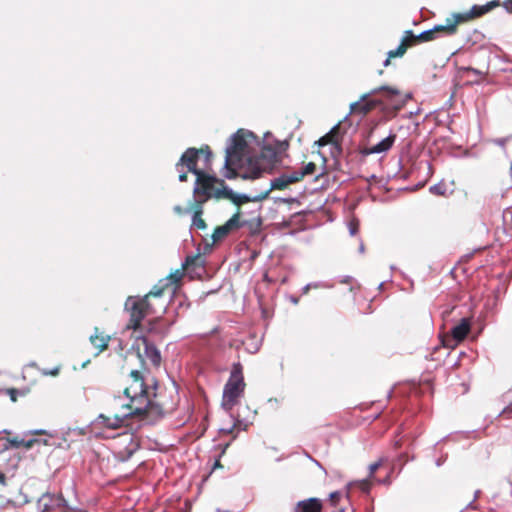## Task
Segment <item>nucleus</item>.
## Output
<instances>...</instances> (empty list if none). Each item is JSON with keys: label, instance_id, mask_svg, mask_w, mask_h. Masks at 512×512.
Wrapping results in <instances>:
<instances>
[{"label": "nucleus", "instance_id": "473e14b6", "mask_svg": "<svg viewBox=\"0 0 512 512\" xmlns=\"http://www.w3.org/2000/svg\"><path fill=\"white\" fill-rule=\"evenodd\" d=\"M348 229H349V233H350L351 236L356 235V233L358 231V221L357 220H352L348 224Z\"/></svg>", "mask_w": 512, "mask_h": 512}, {"label": "nucleus", "instance_id": "c03bdc74", "mask_svg": "<svg viewBox=\"0 0 512 512\" xmlns=\"http://www.w3.org/2000/svg\"><path fill=\"white\" fill-rule=\"evenodd\" d=\"M180 172L179 174V181L184 182L187 180V174L185 172H182L180 169L178 170Z\"/></svg>", "mask_w": 512, "mask_h": 512}, {"label": "nucleus", "instance_id": "4468645a", "mask_svg": "<svg viewBox=\"0 0 512 512\" xmlns=\"http://www.w3.org/2000/svg\"><path fill=\"white\" fill-rule=\"evenodd\" d=\"M499 5L498 1H490L484 5H474L467 13H456L452 17L456 25L471 18L480 17Z\"/></svg>", "mask_w": 512, "mask_h": 512}, {"label": "nucleus", "instance_id": "09e8293b", "mask_svg": "<svg viewBox=\"0 0 512 512\" xmlns=\"http://www.w3.org/2000/svg\"><path fill=\"white\" fill-rule=\"evenodd\" d=\"M290 301L293 303V304H297L298 303V298L294 297V296H291L290 297Z\"/></svg>", "mask_w": 512, "mask_h": 512}, {"label": "nucleus", "instance_id": "1a4fd4ad", "mask_svg": "<svg viewBox=\"0 0 512 512\" xmlns=\"http://www.w3.org/2000/svg\"><path fill=\"white\" fill-rule=\"evenodd\" d=\"M204 151L206 152V157L208 159L212 155L211 150L209 149L208 146H206L205 148H201V149L188 148L182 154L181 158L179 159L178 163L176 164L177 170H179V168H181L183 166H186L187 169L190 172H192L195 176L198 175L199 173H201L202 171L197 169L196 165H197V161L199 158V154Z\"/></svg>", "mask_w": 512, "mask_h": 512}, {"label": "nucleus", "instance_id": "39448f33", "mask_svg": "<svg viewBox=\"0 0 512 512\" xmlns=\"http://www.w3.org/2000/svg\"><path fill=\"white\" fill-rule=\"evenodd\" d=\"M99 427L93 428L96 436L113 439L116 437H125L126 440L132 441L133 434L129 432L128 420L131 418H98Z\"/></svg>", "mask_w": 512, "mask_h": 512}, {"label": "nucleus", "instance_id": "393cba45", "mask_svg": "<svg viewBox=\"0 0 512 512\" xmlns=\"http://www.w3.org/2000/svg\"><path fill=\"white\" fill-rule=\"evenodd\" d=\"M316 170V165L313 162L307 163L303 168L294 170L298 181L303 179L306 175H312Z\"/></svg>", "mask_w": 512, "mask_h": 512}, {"label": "nucleus", "instance_id": "3c124183", "mask_svg": "<svg viewBox=\"0 0 512 512\" xmlns=\"http://www.w3.org/2000/svg\"><path fill=\"white\" fill-rule=\"evenodd\" d=\"M359 251H360L361 253H363V252H364V245H363V243H361V244H360Z\"/></svg>", "mask_w": 512, "mask_h": 512}, {"label": "nucleus", "instance_id": "5fc2aeb1", "mask_svg": "<svg viewBox=\"0 0 512 512\" xmlns=\"http://www.w3.org/2000/svg\"><path fill=\"white\" fill-rule=\"evenodd\" d=\"M373 416H376V417H379L380 416V413H374Z\"/></svg>", "mask_w": 512, "mask_h": 512}, {"label": "nucleus", "instance_id": "423d86ee", "mask_svg": "<svg viewBox=\"0 0 512 512\" xmlns=\"http://www.w3.org/2000/svg\"><path fill=\"white\" fill-rule=\"evenodd\" d=\"M215 183L223 184L222 180H218L215 176L208 175L203 171L196 175V182L193 189L194 195L198 196V198H194L193 203L203 204L210 198L220 199L223 197V194L220 192L222 188H216L214 186Z\"/></svg>", "mask_w": 512, "mask_h": 512}, {"label": "nucleus", "instance_id": "a878e982", "mask_svg": "<svg viewBox=\"0 0 512 512\" xmlns=\"http://www.w3.org/2000/svg\"><path fill=\"white\" fill-rule=\"evenodd\" d=\"M183 275V271L181 269H177L163 278V281L170 287L177 284L182 279Z\"/></svg>", "mask_w": 512, "mask_h": 512}, {"label": "nucleus", "instance_id": "aec40b11", "mask_svg": "<svg viewBox=\"0 0 512 512\" xmlns=\"http://www.w3.org/2000/svg\"><path fill=\"white\" fill-rule=\"evenodd\" d=\"M396 139L395 134H390L386 138L382 139L377 144L371 146L368 150V154H380L385 153L391 149Z\"/></svg>", "mask_w": 512, "mask_h": 512}, {"label": "nucleus", "instance_id": "412c9836", "mask_svg": "<svg viewBox=\"0 0 512 512\" xmlns=\"http://www.w3.org/2000/svg\"><path fill=\"white\" fill-rule=\"evenodd\" d=\"M247 423H244L240 418H231V422L219 428V432L222 434H234L233 438L236 437L237 433L241 430H246Z\"/></svg>", "mask_w": 512, "mask_h": 512}, {"label": "nucleus", "instance_id": "7c9ffc66", "mask_svg": "<svg viewBox=\"0 0 512 512\" xmlns=\"http://www.w3.org/2000/svg\"><path fill=\"white\" fill-rule=\"evenodd\" d=\"M310 285H311V289H330L333 287V284H330L328 282H322V281L311 282Z\"/></svg>", "mask_w": 512, "mask_h": 512}, {"label": "nucleus", "instance_id": "bb28decb", "mask_svg": "<svg viewBox=\"0 0 512 512\" xmlns=\"http://www.w3.org/2000/svg\"><path fill=\"white\" fill-rule=\"evenodd\" d=\"M406 50L407 49L404 47V45H401V44L396 49L390 50L387 54L388 57L384 61L383 65L388 66L390 64L391 58L402 57L405 54Z\"/></svg>", "mask_w": 512, "mask_h": 512}, {"label": "nucleus", "instance_id": "603ef678", "mask_svg": "<svg viewBox=\"0 0 512 512\" xmlns=\"http://www.w3.org/2000/svg\"><path fill=\"white\" fill-rule=\"evenodd\" d=\"M479 493H480V491H478V490L475 492V496H474L473 500H476V498L478 497Z\"/></svg>", "mask_w": 512, "mask_h": 512}, {"label": "nucleus", "instance_id": "58836bf2", "mask_svg": "<svg viewBox=\"0 0 512 512\" xmlns=\"http://www.w3.org/2000/svg\"><path fill=\"white\" fill-rule=\"evenodd\" d=\"M381 466V461H378V462H375V463H372L370 466H369V476L372 477L373 474L376 472V470Z\"/></svg>", "mask_w": 512, "mask_h": 512}, {"label": "nucleus", "instance_id": "c9c22d12", "mask_svg": "<svg viewBox=\"0 0 512 512\" xmlns=\"http://www.w3.org/2000/svg\"><path fill=\"white\" fill-rule=\"evenodd\" d=\"M36 442H37L36 439H29V440L22 439L21 441H19L18 445L24 446L26 448H31L33 446V444Z\"/></svg>", "mask_w": 512, "mask_h": 512}, {"label": "nucleus", "instance_id": "f3484780", "mask_svg": "<svg viewBox=\"0 0 512 512\" xmlns=\"http://www.w3.org/2000/svg\"><path fill=\"white\" fill-rule=\"evenodd\" d=\"M295 512H321L322 503L318 498H309L299 501L295 508Z\"/></svg>", "mask_w": 512, "mask_h": 512}, {"label": "nucleus", "instance_id": "c756f323", "mask_svg": "<svg viewBox=\"0 0 512 512\" xmlns=\"http://www.w3.org/2000/svg\"><path fill=\"white\" fill-rule=\"evenodd\" d=\"M506 400H509L510 402L503 408L498 416H502L503 414H512V390L506 395Z\"/></svg>", "mask_w": 512, "mask_h": 512}, {"label": "nucleus", "instance_id": "a18cd8bd", "mask_svg": "<svg viewBox=\"0 0 512 512\" xmlns=\"http://www.w3.org/2000/svg\"><path fill=\"white\" fill-rule=\"evenodd\" d=\"M0 485L1 486H6V476L1 471H0Z\"/></svg>", "mask_w": 512, "mask_h": 512}, {"label": "nucleus", "instance_id": "cd10ccee", "mask_svg": "<svg viewBox=\"0 0 512 512\" xmlns=\"http://www.w3.org/2000/svg\"><path fill=\"white\" fill-rule=\"evenodd\" d=\"M417 35L413 33L412 30H406L402 36L401 39V45H404V47L407 49L410 45L414 43V41L417 40Z\"/></svg>", "mask_w": 512, "mask_h": 512}, {"label": "nucleus", "instance_id": "0eeeda50", "mask_svg": "<svg viewBox=\"0 0 512 512\" xmlns=\"http://www.w3.org/2000/svg\"><path fill=\"white\" fill-rule=\"evenodd\" d=\"M125 309L130 313V321L127 328L136 330L145 316L153 314L151 309L147 308V302L144 298L129 297L125 303Z\"/></svg>", "mask_w": 512, "mask_h": 512}, {"label": "nucleus", "instance_id": "49530a36", "mask_svg": "<svg viewBox=\"0 0 512 512\" xmlns=\"http://www.w3.org/2000/svg\"><path fill=\"white\" fill-rule=\"evenodd\" d=\"M466 509H477V506L475 505V500L468 503V505L466 506Z\"/></svg>", "mask_w": 512, "mask_h": 512}, {"label": "nucleus", "instance_id": "2f4dec72", "mask_svg": "<svg viewBox=\"0 0 512 512\" xmlns=\"http://www.w3.org/2000/svg\"><path fill=\"white\" fill-rule=\"evenodd\" d=\"M199 260V256H187L185 261L182 264V268L186 269L190 267L192 264Z\"/></svg>", "mask_w": 512, "mask_h": 512}, {"label": "nucleus", "instance_id": "e433bc0d", "mask_svg": "<svg viewBox=\"0 0 512 512\" xmlns=\"http://www.w3.org/2000/svg\"><path fill=\"white\" fill-rule=\"evenodd\" d=\"M59 370H60V368H59V367H55V368H53V369H51V370L44 369V370H42V374H43V375H46V376H48V375H50V376H56V375H58V374H59Z\"/></svg>", "mask_w": 512, "mask_h": 512}, {"label": "nucleus", "instance_id": "864d4df0", "mask_svg": "<svg viewBox=\"0 0 512 512\" xmlns=\"http://www.w3.org/2000/svg\"><path fill=\"white\" fill-rule=\"evenodd\" d=\"M349 277H346L344 278V280L342 281L343 283H346L348 281Z\"/></svg>", "mask_w": 512, "mask_h": 512}, {"label": "nucleus", "instance_id": "b1692460", "mask_svg": "<svg viewBox=\"0 0 512 512\" xmlns=\"http://www.w3.org/2000/svg\"><path fill=\"white\" fill-rule=\"evenodd\" d=\"M202 205L203 204L200 203H194L192 215V225L200 230H204L206 228V223L201 217L203 213Z\"/></svg>", "mask_w": 512, "mask_h": 512}, {"label": "nucleus", "instance_id": "9b49d317", "mask_svg": "<svg viewBox=\"0 0 512 512\" xmlns=\"http://www.w3.org/2000/svg\"><path fill=\"white\" fill-rule=\"evenodd\" d=\"M232 218H236L237 230L245 228L251 234L257 233L262 224L261 217L257 211L248 215L245 211L239 209Z\"/></svg>", "mask_w": 512, "mask_h": 512}, {"label": "nucleus", "instance_id": "f8f14e48", "mask_svg": "<svg viewBox=\"0 0 512 512\" xmlns=\"http://www.w3.org/2000/svg\"><path fill=\"white\" fill-rule=\"evenodd\" d=\"M298 182L297 176L293 171L286 172L281 174L280 176L274 178L271 180L270 188L256 196H254L253 200L255 201H262L266 199L272 190H282L288 187V185L292 183Z\"/></svg>", "mask_w": 512, "mask_h": 512}, {"label": "nucleus", "instance_id": "20e7f679", "mask_svg": "<svg viewBox=\"0 0 512 512\" xmlns=\"http://www.w3.org/2000/svg\"><path fill=\"white\" fill-rule=\"evenodd\" d=\"M243 367L239 362L233 363L230 377L224 386L222 406L230 409L244 391Z\"/></svg>", "mask_w": 512, "mask_h": 512}, {"label": "nucleus", "instance_id": "f257e3e1", "mask_svg": "<svg viewBox=\"0 0 512 512\" xmlns=\"http://www.w3.org/2000/svg\"><path fill=\"white\" fill-rule=\"evenodd\" d=\"M130 376L132 382L123 391L127 402L118 398L119 405L128 409L122 416H161L162 411L151 399L155 393L150 391L140 372L132 370Z\"/></svg>", "mask_w": 512, "mask_h": 512}, {"label": "nucleus", "instance_id": "7ed1b4c3", "mask_svg": "<svg viewBox=\"0 0 512 512\" xmlns=\"http://www.w3.org/2000/svg\"><path fill=\"white\" fill-rule=\"evenodd\" d=\"M370 94H379V97L369 102H364L369 94L361 96L360 101L350 104L351 112H360L362 114L368 113L373 107L377 105L383 106V110L397 112L404 107L406 102L411 98V94H401V92L389 86H381L374 89Z\"/></svg>", "mask_w": 512, "mask_h": 512}, {"label": "nucleus", "instance_id": "4be33fe9", "mask_svg": "<svg viewBox=\"0 0 512 512\" xmlns=\"http://www.w3.org/2000/svg\"><path fill=\"white\" fill-rule=\"evenodd\" d=\"M469 330H470V323H469L468 319L463 318L459 324L455 325L452 328L451 334L457 342H460L465 339Z\"/></svg>", "mask_w": 512, "mask_h": 512}, {"label": "nucleus", "instance_id": "ddd939ff", "mask_svg": "<svg viewBox=\"0 0 512 512\" xmlns=\"http://www.w3.org/2000/svg\"><path fill=\"white\" fill-rule=\"evenodd\" d=\"M457 30V25L454 19L448 18L446 24L436 25L431 29L421 32L418 34L417 40L420 42H428L437 38V34L443 33L445 35H453Z\"/></svg>", "mask_w": 512, "mask_h": 512}, {"label": "nucleus", "instance_id": "72a5a7b5", "mask_svg": "<svg viewBox=\"0 0 512 512\" xmlns=\"http://www.w3.org/2000/svg\"><path fill=\"white\" fill-rule=\"evenodd\" d=\"M260 174H261V170L259 168H256V169H253L251 171V173L244 174L243 178L244 179H256V178H258L260 176Z\"/></svg>", "mask_w": 512, "mask_h": 512}, {"label": "nucleus", "instance_id": "a211bd4d", "mask_svg": "<svg viewBox=\"0 0 512 512\" xmlns=\"http://www.w3.org/2000/svg\"><path fill=\"white\" fill-rule=\"evenodd\" d=\"M144 346V354L148 360L154 365L158 366L161 362V355L159 350L150 343L147 338L141 337L139 339Z\"/></svg>", "mask_w": 512, "mask_h": 512}, {"label": "nucleus", "instance_id": "6ab92c4d", "mask_svg": "<svg viewBox=\"0 0 512 512\" xmlns=\"http://www.w3.org/2000/svg\"><path fill=\"white\" fill-rule=\"evenodd\" d=\"M220 193L223 194L222 198L230 199L237 206H240L249 201H253L254 198V196L250 197L246 194H236L231 188L227 186H223ZM254 202L256 201L254 200Z\"/></svg>", "mask_w": 512, "mask_h": 512}, {"label": "nucleus", "instance_id": "c85d7f7f", "mask_svg": "<svg viewBox=\"0 0 512 512\" xmlns=\"http://www.w3.org/2000/svg\"><path fill=\"white\" fill-rule=\"evenodd\" d=\"M429 191L434 195L444 196L447 191V187L444 182H439L430 186Z\"/></svg>", "mask_w": 512, "mask_h": 512}, {"label": "nucleus", "instance_id": "ea45409f", "mask_svg": "<svg viewBox=\"0 0 512 512\" xmlns=\"http://www.w3.org/2000/svg\"><path fill=\"white\" fill-rule=\"evenodd\" d=\"M2 440H3V442L0 445V456H5L6 453L8 452V444L5 439H2Z\"/></svg>", "mask_w": 512, "mask_h": 512}, {"label": "nucleus", "instance_id": "dca6fc26", "mask_svg": "<svg viewBox=\"0 0 512 512\" xmlns=\"http://www.w3.org/2000/svg\"><path fill=\"white\" fill-rule=\"evenodd\" d=\"M237 230L236 218H230L225 224L218 226L212 234V240L214 243L225 238L230 232Z\"/></svg>", "mask_w": 512, "mask_h": 512}, {"label": "nucleus", "instance_id": "de8ad7c7", "mask_svg": "<svg viewBox=\"0 0 512 512\" xmlns=\"http://www.w3.org/2000/svg\"><path fill=\"white\" fill-rule=\"evenodd\" d=\"M174 211L178 214H181L182 212H184L181 206H175Z\"/></svg>", "mask_w": 512, "mask_h": 512}, {"label": "nucleus", "instance_id": "9d476101", "mask_svg": "<svg viewBox=\"0 0 512 512\" xmlns=\"http://www.w3.org/2000/svg\"><path fill=\"white\" fill-rule=\"evenodd\" d=\"M288 147L287 141H279L274 139L269 132L264 134L263 147L261 156L269 161H274L281 153L285 152Z\"/></svg>", "mask_w": 512, "mask_h": 512}, {"label": "nucleus", "instance_id": "37998d69", "mask_svg": "<svg viewBox=\"0 0 512 512\" xmlns=\"http://www.w3.org/2000/svg\"><path fill=\"white\" fill-rule=\"evenodd\" d=\"M311 289V285L310 283L306 284L302 289H301V294L302 295H306L309 290Z\"/></svg>", "mask_w": 512, "mask_h": 512}, {"label": "nucleus", "instance_id": "8fccbe9b", "mask_svg": "<svg viewBox=\"0 0 512 512\" xmlns=\"http://www.w3.org/2000/svg\"><path fill=\"white\" fill-rule=\"evenodd\" d=\"M33 434H45L44 430H35L32 432Z\"/></svg>", "mask_w": 512, "mask_h": 512}, {"label": "nucleus", "instance_id": "6e6552de", "mask_svg": "<svg viewBox=\"0 0 512 512\" xmlns=\"http://www.w3.org/2000/svg\"><path fill=\"white\" fill-rule=\"evenodd\" d=\"M169 286L161 279L153 288L152 290L145 295L144 302H147V308L151 309L152 313H163L166 304L164 301H161V297Z\"/></svg>", "mask_w": 512, "mask_h": 512}, {"label": "nucleus", "instance_id": "f03ea898", "mask_svg": "<svg viewBox=\"0 0 512 512\" xmlns=\"http://www.w3.org/2000/svg\"><path fill=\"white\" fill-rule=\"evenodd\" d=\"M255 140L256 137L252 132L243 129L238 130L229 138L224 163L225 171L223 175L225 178H235L237 173L233 167H241L246 162L251 161L250 145Z\"/></svg>", "mask_w": 512, "mask_h": 512}, {"label": "nucleus", "instance_id": "2eb2a0df", "mask_svg": "<svg viewBox=\"0 0 512 512\" xmlns=\"http://www.w3.org/2000/svg\"><path fill=\"white\" fill-rule=\"evenodd\" d=\"M65 499L60 494H43L38 500V508L42 512H53L56 507H64Z\"/></svg>", "mask_w": 512, "mask_h": 512}, {"label": "nucleus", "instance_id": "4c0bfd02", "mask_svg": "<svg viewBox=\"0 0 512 512\" xmlns=\"http://www.w3.org/2000/svg\"><path fill=\"white\" fill-rule=\"evenodd\" d=\"M8 395L10 396V399L15 402L17 400V396L20 394L19 390L17 389H8L7 390Z\"/></svg>", "mask_w": 512, "mask_h": 512}, {"label": "nucleus", "instance_id": "f704fd0d", "mask_svg": "<svg viewBox=\"0 0 512 512\" xmlns=\"http://www.w3.org/2000/svg\"><path fill=\"white\" fill-rule=\"evenodd\" d=\"M332 139V131L325 136L321 137L318 141L319 146H324L328 144Z\"/></svg>", "mask_w": 512, "mask_h": 512}, {"label": "nucleus", "instance_id": "a19ab883", "mask_svg": "<svg viewBox=\"0 0 512 512\" xmlns=\"http://www.w3.org/2000/svg\"><path fill=\"white\" fill-rule=\"evenodd\" d=\"M341 497V493L338 491L330 493V500L332 503H336Z\"/></svg>", "mask_w": 512, "mask_h": 512}, {"label": "nucleus", "instance_id": "5701e85b", "mask_svg": "<svg viewBox=\"0 0 512 512\" xmlns=\"http://www.w3.org/2000/svg\"><path fill=\"white\" fill-rule=\"evenodd\" d=\"M110 336H105L99 333L98 328H95V333L90 336L91 344L98 349L97 354L105 350L108 346Z\"/></svg>", "mask_w": 512, "mask_h": 512}, {"label": "nucleus", "instance_id": "79ce46f5", "mask_svg": "<svg viewBox=\"0 0 512 512\" xmlns=\"http://www.w3.org/2000/svg\"><path fill=\"white\" fill-rule=\"evenodd\" d=\"M507 140H508L507 138H498V139H495L494 142H495V144H497L501 147H504Z\"/></svg>", "mask_w": 512, "mask_h": 512}]
</instances>
